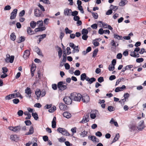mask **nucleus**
<instances>
[{
	"mask_svg": "<svg viewBox=\"0 0 146 146\" xmlns=\"http://www.w3.org/2000/svg\"><path fill=\"white\" fill-rule=\"evenodd\" d=\"M81 96L80 94H77L75 92L71 93L70 94V96L72 101L80 102L81 99Z\"/></svg>",
	"mask_w": 146,
	"mask_h": 146,
	"instance_id": "1",
	"label": "nucleus"
},
{
	"mask_svg": "<svg viewBox=\"0 0 146 146\" xmlns=\"http://www.w3.org/2000/svg\"><path fill=\"white\" fill-rule=\"evenodd\" d=\"M35 94L36 96V99L38 100L40 96L42 97L44 96L46 94V92L44 90L41 91L39 89H37L35 92Z\"/></svg>",
	"mask_w": 146,
	"mask_h": 146,
	"instance_id": "2",
	"label": "nucleus"
},
{
	"mask_svg": "<svg viewBox=\"0 0 146 146\" xmlns=\"http://www.w3.org/2000/svg\"><path fill=\"white\" fill-rule=\"evenodd\" d=\"M63 82L60 81L57 84V87L59 90L61 91H63L67 88L66 85H63Z\"/></svg>",
	"mask_w": 146,
	"mask_h": 146,
	"instance_id": "3",
	"label": "nucleus"
},
{
	"mask_svg": "<svg viewBox=\"0 0 146 146\" xmlns=\"http://www.w3.org/2000/svg\"><path fill=\"white\" fill-rule=\"evenodd\" d=\"M6 58L5 59V62L6 63L10 62L11 63H12L14 61V56L12 55L10 56V55L7 54L6 55Z\"/></svg>",
	"mask_w": 146,
	"mask_h": 146,
	"instance_id": "4",
	"label": "nucleus"
},
{
	"mask_svg": "<svg viewBox=\"0 0 146 146\" xmlns=\"http://www.w3.org/2000/svg\"><path fill=\"white\" fill-rule=\"evenodd\" d=\"M82 100L84 103H87L90 100L89 96L86 94H84L81 96Z\"/></svg>",
	"mask_w": 146,
	"mask_h": 146,
	"instance_id": "5",
	"label": "nucleus"
},
{
	"mask_svg": "<svg viewBox=\"0 0 146 146\" xmlns=\"http://www.w3.org/2000/svg\"><path fill=\"white\" fill-rule=\"evenodd\" d=\"M63 100L65 104L68 105L71 104L72 101L70 96L69 97L66 96L65 97Z\"/></svg>",
	"mask_w": 146,
	"mask_h": 146,
	"instance_id": "6",
	"label": "nucleus"
},
{
	"mask_svg": "<svg viewBox=\"0 0 146 146\" xmlns=\"http://www.w3.org/2000/svg\"><path fill=\"white\" fill-rule=\"evenodd\" d=\"M89 113H88L86 114H84L82 120L80 122V123H84L89 121Z\"/></svg>",
	"mask_w": 146,
	"mask_h": 146,
	"instance_id": "7",
	"label": "nucleus"
},
{
	"mask_svg": "<svg viewBox=\"0 0 146 146\" xmlns=\"http://www.w3.org/2000/svg\"><path fill=\"white\" fill-rule=\"evenodd\" d=\"M18 10L16 9H13V11L11 14V16L10 19H15L17 16Z\"/></svg>",
	"mask_w": 146,
	"mask_h": 146,
	"instance_id": "8",
	"label": "nucleus"
},
{
	"mask_svg": "<svg viewBox=\"0 0 146 146\" xmlns=\"http://www.w3.org/2000/svg\"><path fill=\"white\" fill-rule=\"evenodd\" d=\"M137 128L139 130H142L144 127V121L142 120L139 122L138 124Z\"/></svg>",
	"mask_w": 146,
	"mask_h": 146,
	"instance_id": "9",
	"label": "nucleus"
},
{
	"mask_svg": "<svg viewBox=\"0 0 146 146\" xmlns=\"http://www.w3.org/2000/svg\"><path fill=\"white\" fill-rule=\"evenodd\" d=\"M72 12V11L71 9L66 8L64 10V14L66 16H70L71 15Z\"/></svg>",
	"mask_w": 146,
	"mask_h": 146,
	"instance_id": "10",
	"label": "nucleus"
},
{
	"mask_svg": "<svg viewBox=\"0 0 146 146\" xmlns=\"http://www.w3.org/2000/svg\"><path fill=\"white\" fill-rule=\"evenodd\" d=\"M126 86L124 85H123L121 87H117L115 88V91L116 92L123 91L124 89L126 88Z\"/></svg>",
	"mask_w": 146,
	"mask_h": 146,
	"instance_id": "11",
	"label": "nucleus"
},
{
	"mask_svg": "<svg viewBox=\"0 0 146 146\" xmlns=\"http://www.w3.org/2000/svg\"><path fill=\"white\" fill-rule=\"evenodd\" d=\"M10 139L12 141H17L19 139V137L17 135H12L10 136Z\"/></svg>",
	"mask_w": 146,
	"mask_h": 146,
	"instance_id": "12",
	"label": "nucleus"
},
{
	"mask_svg": "<svg viewBox=\"0 0 146 146\" xmlns=\"http://www.w3.org/2000/svg\"><path fill=\"white\" fill-rule=\"evenodd\" d=\"M30 51L29 50H25L24 52V54L23 55V58L25 59H27L30 55Z\"/></svg>",
	"mask_w": 146,
	"mask_h": 146,
	"instance_id": "13",
	"label": "nucleus"
},
{
	"mask_svg": "<svg viewBox=\"0 0 146 146\" xmlns=\"http://www.w3.org/2000/svg\"><path fill=\"white\" fill-rule=\"evenodd\" d=\"M46 34H43L42 35H39L36 36V37H38L40 36V37L39 38L38 42L37 41V42L38 44H39L41 41L42 39L46 37Z\"/></svg>",
	"mask_w": 146,
	"mask_h": 146,
	"instance_id": "14",
	"label": "nucleus"
},
{
	"mask_svg": "<svg viewBox=\"0 0 146 146\" xmlns=\"http://www.w3.org/2000/svg\"><path fill=\"white\" fill-rule=\"evenodd\" d=\"M59 108L60 110L65 111L67 109V106L64 104L61 103L59 104Z\"/></svg>",
	"mask_w": 146,
	"mask_h": 146,
	"instance_id": "15",
	"label": "nucleus"
},
{
	"mask_svg": "<svg viewBox=\"0 0 146 146\" xmlns=\"http://www.w3.org/2000/svg\"><path fill=\"white\" fill-rule=\"evenodd\" d=\"M35 15L36 17H40L42 13L41 11L38 9H36L34 11Z\"/></svg>",
	"mask_w": 146,
	"mask_h": 146,
	"instance_id": "16",
	"label": "nucleus"
},
{
	"mask_svg": "<svg viewBox=\"0 0 146 146\" xmlns=\"http://www.w3.org/2000/svg\"><path fill=\"white\" fill-rule=\"evenodd\" d=\"M25 93L27 94L29 98H31V94L32 93L30 88L27 87L25 90Z\"/></svg>",
	"mask_w": 146,
	"mask_h": 146,
	"instance_id": "17",
	"label": "nucleus"
},
{
	"mask_svg": "<svg viewBox=\"0 0 146 146\" xmlns=\"http://www.w3.org/2000/svg\"><path fill=\"white\" fill-rule=\"evenodd\" d=\"M46 27H38L36 28L35 29V32H38L39 31H42L46 29Z\"/></svg>",
	"mask_w": 146,
	"mask_h": 146,
	"instance_id": "18",
	"label": "nucleus"
},
{
	"mask_svg": "<svg viewBox=\"0 0 146 146\" xmlns=\"http://www.w3.org/2000/svg\"><path fill=\"white\" fill-rule=\"evenodd\" d=\"M34 132V128L33 126H31L30 128L29 131L25 133V135H29L32 134Z\"/></svg>",
	"mask_w": 146,
	"mask_h": 146,
	"instance_id": "19",
	"label": "nucleus"
},
{
	"mask_svg": "<svg viewBox=\"0 0 146 146\" xmlns=\"http://www.w3.org/2000/svg\"><path fill=\"white\" fill-rule=\"evenodd\" d=\"M27 31L28 34L30 35H32L35 34L33 31H32L30 27H28L27 29Z\"/></svg>",
	"mask_w": 146,
	"mask_h": 146,
	"instance_id": "20",
	"label": "nucleus"
},
{
	"mask_svg": "<svg viewBox=\"0 0 146 146\" xmlns=\"http://www.w3.org/2000/svg\"><path fill=\"white\" fill-rule=\"evenodd\" d=\"M63 115L64 117L67 118H69L70 117L71 115L69 112H65L63 113Z\"/></svg>",
	"mask_w": 146,
	"mask_h": 146,
	"instance_id": "21",
	"label": "nucleus"
},
{
	"mask_svg": "<svg viewBox=\"0 0 146 146\" xmlns=\"http://www.w3.org/2000/svg\"><path fill=\"white\" fill-rule=\"evenodd\" d=\"M57 47L58 48L59 50V51L58 52V57L59 58H60L62 57V50L61 48L58 46H57Z\"/></svg>",
	"mask_w": 146,
	"mask_h": 146,
	"instance_id": "22",
	"label": "nucleus"
},
{
	"mask_svg": "<svg viewBox=\"0 0 146 146\" xmlns=\"http://www.w3.org/2000/svg\"><path fill=\"white\" fill-rule=\"evenodd\" d=\"M21 126L20 125L14 127V131L16 132H18L21 130Z\"/></svg>",
	"mask_w": 146,
	"mask_h": 146,
	"instance_id": "23",
	"label": "nucleus"
},
{
	"mask_svg": "<svg viewBox=\"0 0 146 146\" xmlns=\"http://www.w3.org/2000/svg\"><path fill=\"white\" fill-rule=\"evenodd\" d=\"M114 38H115L117 39L118 40H122L123 37L122 36L119 35L117 34H114L113 35Z\"/></svg>",
	"mask_w": 146,
	"mask_h": 146,
	"instance_id": "24",
	"label": "nucleus"
},
{
	"mask_svg": "<svg viewBox=\"0 0 146 146\" xmlns=\"http://www.w3.org/2000/svg\"><path fill=\"white\" fill-rule=\"evenodd\" d=\"M119 137V133L116 134V136H115V137L113 139L112 142L111 143V144H112L113 143H114V142H115V141H117V140H118Z\"/></svg>",
	"mask_w": 146,
	"mask_h": 146,
	"instance_id": "25",
	"label": "nucleus"
},
{
	"mask_svg": "<svg viewBox=\"0 0 146 146\" xmlns=\"http://www.w3.org/2000/svg\"><path fill=\"white\" fill-rule=\"evenodd\" d=\"M118 6H114L112 5H111L110 6V8L111 9L112 11L113 10L115 11L118 9Z\"/></svg>",
	"mask_w": 146,
	"mask_h": 146,
	"instance_id": "26",
	"label": "nucleus"
},
{
	"mask_svg": "<svg viewBox=\"0 0 146 146\" xmlns=\"http://www.w3.org/2000/svg\"><path fill=\"white\" fill-rule=\"evenodd\" d=\"M10 38L11 40L14 41L16 39V36L14 33H12L10 35Z\"/></svg>",
	"mask_w": 146,
	"mask_h": 146,
	"instance_id": "27",
	"label": "nucleus"
},
{
	"mask_svg": "<svg viewBox=\"0 0 146 146\" xmlns=\"http://www.w3.org/2000/svg\"><path fill=\"white\" fill-rule=\"evenodd\" d=\"M30 25L32 28H34L36 25V23L35 21H32L30 23Z\"/></svg>",
	"mask_w": 146,
	"mask_h": 146,
	"instance_id": "28",
	"label": "nucleus"
},
{
	"mask_svg": "<svg viewBox=\"0 0 146 146\" xmlns=\"http://www.w3.org/2000/svg\"><path fill=\"white\" fill-rule=\"evenodd\" d=\"M127 1H125L123 0H121L119 3V5L120 6H123L127 3Z\"/></svg>",
	"mask_w": 146,
	"mask_h": 146,
	"instance_id": "29",
	"label": "nucleus"
},
{
	"mask_svg": "<svg viewBox=\"0 0 146 146\" xmlns=\"http://www.w3.org/2000/svg\"><path fill=\"white\" fill-rule=\"evenodd\" d=\"M32 115L35 120H37L38 119V117L37 113L36 112H35V113H33Z\"/></svg>",
	"mask_w": 146,
	"mask_h": 146,
	"instance_id": "30",
	"label": "nucleus"
},
{
	"mask_svg": "<svg viewBox=\"0 0 146 146\" xmlns=\"http://www.w3.org/2000/svg\"><path fill=\"white\" fill-rule=\"evenodd\" d=\"M65 31L66 34H71L73 32L72 31L69 30L67 27L65 28Z\"/></svg>",
	"mask_w": 146,
	"mask_h": 146,
	"instance_id": "31",
	"label": "nucleus"
},
{
	"mask_svg": "<svg viewBox=\"0 0 146 146\" xmlns=\"http://www.w3.org/2000/svg\"><path fill=\"white\" fill-rule=\"evenodd\" d=\"M86 74L84 73H83L80 76V80L83 81H84L85 79Z\"/></svg>",
	"mask_w": 146,
	"mask_h": 146,
	"instance_id": "32",
	"label": "nucleus"
},
{
	"mask_svg": "<svg viewBox=\"0 0 146 146\" xmlns=\"http://www.w3.org/2000/svg\"><path fill=\"white\" fill-rule=\"evenodd\" d=\"M98 49H95L93 52L92 57L95 58L97 55L98 52Z\"/></svg>",
	"mask_w": 146,
	"mask_h": 146,
	"instance_id": "33",
	"label": "nucleus"
},
{
	"mask_svg": "<svg viewBox=\"0 0 146 146\" xmlns=\"http://www.w3.org/2000/svg\"><path fill=\"white\" fill-rule=\"evenodd\" d=\"M62 134L66 136H69L70 134L67 132V131L65 129H64L63 131L62 132Z\"/></svg>",
	"mask_w": 146,
	"mask_h": 146,
	"instance_id": "34",
	"label": "nucleus"
},
{
	"mask_svg": "<svg viewBox=\"0 0 146 146\" xmlns=\"http://www.w3.org/2000/svg\"><path fill=\"white\" fill-rule=\"evenodd\" d=\"M56 110V107L55 106H53L52 108L49 109L48 111L50 113H53Z\"/></svg>",
	"mask_w": 146,
	"mask_h": 146,
	"instance_id": "35",
	"label": "nucleus"
},
{
	"mask_svg": "<svg viewBox=\"0 0 146 146\" xmlns=\"http://www.w3.org/2000/svg\"><path fill=\"white\" fill-rule=\"evenodd\" d=\"M90 79L89 80L88 82L90 84H92L94 82H95L96 80V79L94 77L91 78H90Z\"/></svg>",
	"mask_w": 146,
	"mask_h": 146,
	"instance_id": "36",
	"label": "nucleus"
},
{
	"mask_svg": "<svg viewBox=\"0 0 146 146\" xmlns=\"http://www.w3.org/2000/svg\"><path fill=\"white\" fill-rule=\"evenodd\" d=\"M88 33V30L86 29H83L82 31V35H87Z\"/></svg>",
	"mask_w": 146,
	"mask_h": 146,
	"instance_id": "37",
	"label": "nucleus"
},
{
	"mask_svg": "<svg viewBox=\"0 0 146 146\" xmlns=\"http://www.w3.org/2000/svg\"><path fill=\"white\" fill-rule=\"evenodd\" d=\"M108 109V110L110 112L114 111L115 110L114 108L112 106H109Z\"/></svg>",
	"mask_w": 146,
	"mask_h": 146,
	"instance_id": "38",
	"label": "nucleus"
},
{
	"mask_svg": "<svg viewBox=\"0 0 146 146\" xmlns=\"http://www.w3.org/2000/svg\"><path fill=\"white\" fill-rule=\"evenodd\" d=\"M3 70L2 72L4 74H5L8 71V69L6 67H4L2 68Z\"/></svg>",
	"mask_w": 146,
	"mask_h": 146,
	"instance_id": "39",
	"label": "nucleus"
},
{
	"mask_svg": "<svg viewBox=\"0 0 146 146\" xmlns=\"http://www.w3.org/2000/svg\"><path fill=\"white\" fill-rule=\"evenodd\" d=\"M20 40L19 41L17 42L18 43L21 42H24L25 40V37L24 36H21L20 37Z\"/></svg>",
	"mask_w": 146,
	"mask_h": 146,
	"instance_id": "40",
	"label": "nucleus"
},
{
	"mask_svg": "<svg viewBox=\"0 0 146 146\" xmlns=\"http://www.w3.org/2000/svg\"><path fill=\"white\" fill-rule=\"evenodd\" d=\"M93 17L95 19H97L98 18V16L97 13H94V12H92Z\"/></svg>",
	"mask_w": 146,
	"mask_h": 146,
	"instance_id": "41",
	"label": "nucleus"
},
{
	"mask_svg": "<svg viewBox=\"0 0 146 146\" xmlns=\"http://www.w3.org/2000/svg\"><path fill=\"white\" fill-rule=\"evenodd\" d=\"M25 123L26 125L29 126L32 124L31 121L29 120H27L25 121Z\"/></svg>",
	"mask_w": 146,
	"mask_h": 146,
	"instance_id": "42",
	"label": "nucleus"
},
{
	"mask_svg": "<svg viewBox=\"0 0 146 146\" xmlns=\"http://www.w3.org/2000/svg\"><path fill=\"white\" fill-rule=\"evenodd\" d=\"M37 25H38V27H40L42 26L43 25V22L42 21H38L37 22Z\"/></svg>",
	"mask_w": 146,
	"mask_h": 146,
	"instance_id": "43",
	"label": "nucleus"
},
{
	"mask_svg": "<svg viewBox=\"0 0 146 146\" xmlns=\"http://www.w3.org/2000/svg\"><path fill=\"white\" fill-rule=\"evenodd\" d=\"M34 67H36V66L35 65H34L33 64L31 68V72H34L35 71V68Z\"/></svg>",
	"mask_w": 146,
	"mask_h": 146,
	"instance_id": "44",
	"label": "nucleus"
},
{
	"mask_svg": "<svg viewBox=\"0 0 146 146\" xmlns=\"http://www.w3.org/2000/svg\"><path fill=\"white\" fill-rule=\"evenodd\" d=\"M72 14L71 15L73 16H77V15L78 14V12L76 11H75L73 12L72 11L71 13Z\"/></svg>",
	"mask_w": 146,
	"mask_h": 146,
	"instance_id": "45",
	"label": "nucleus"
},
{
	"mask_svg": "<svg viewBox=\"0 0 146 146\" xmlns=\"http://www.w3.org/2000/svg\"><path fill=\"white\" fill-rule=\"evenodd\" d=\"M87 133V131H86L85 130H84V131L81 132L80 135L81 136H82L83 137H84L86 135Z\"/></svg>",
	"mask_w": 146,
	"mask_h": 146,
	"instance_id": "46",
	"label": "nucleus"
},
{
	"mask_svg": "<svg viewBox=\"0 0 146 146\" xmlns=\"http://www.w3.org/2000/svg\"><path fill=\"white\" fill-rule=\"evenodd\" d=\"M144 61L143 58H137L136 59V62L138 63H140Z\"/></svg>",
	"mask_w": 146,
	"mask_h": 146,
	"instance_id": "47",
	"label": "nucleus"
},
{
	"mask_svg": "<svg viewBox=\"0 0 146 146\" xmlns=\"http://www.w3.org/2000/svg\"><path fill=\"white\" fill-rule=\"evenodd\" d=\"M25 11L24 10H23L21 11L19 13V16L21 17L23 16L25 14Z\"/></svg>",
	"mask_w": 146,
	"mask_h": 146,
	"instance_id": "48",
	"label": "nucleus"
},
{
	"mask_svg": "<svg viewBox=\"0 0 146 146\" xmlns=\"http://www.w3.org/2000/svg\"><path fill=\"white\" fill-rule=\"evenodd\" d=\"M13 102L14 104H17L20 101L19 99L15 98L13 100Z\"/></svg>",
	"mask_w": 146,
	"mask_h": 146,
	"instance_id": "49",
	"label": "nucleus"
},
{
	"mask_svg": "<svg viewBox=\"0 0 146 146\" xmlns=\"http://www.w3.org/2000/svg\"><path fill=\"white\" fill-rule=\"evenodd\" d=\"M130 129H131V131L132 130L133 131H134L136 129V126L134 125H132L130 126Z\"/></svg>",
	"mask_w": 146,
	"mask_h": 146,
	"instance_id": "50",
	"label": "nucleus"
},
{
	"mask_svg": "<svg viewBox=\"0 0 146 146\" xmlns=\"http://www.w3.org/2000/svg\"><path fill=\"white\" fill-rule=\"evenodd\" d=\"M98 80L99 82L101 83L104 81V78L103 77H100L98 78Z\"/></svg>",
	"mask_w": 146,
	"mask_h": 146,
	"instance_id": "51",
	"label": "nucleus"
},
{
	"mask_svg": "<svg viewBox=\"0 0 146 146\" xmlns=\"http://www.w3.org/2000/svg\"><path fill=\"white\" fill-rule=\"evenodd\" d=\"M64 128H61V127H59L57 129V131L59 133H62V132L63 131V130H64Z\"/></svg>",
	"mask_w": 146,
	"mask_h": 146,
	"instance_id": "52",
	"label": "nucleus"
},
{
	"mask_svg": "<svg viewBox=\"0 0 146 146\" xmlns=\"http://www.w3.org/2000/svg\"><path fill=\"white\" fill-rule=\"evenodd\" d=\"M52 88L54 90H56L57 85L55 84H52Z\"/></svg>",
	"mask_w": 146,
	"mask_h": 146,
	"instance_id": "53",
	"label": "nucleus"
},
{
	"mask_svg": "<svg viewBox=\"0 0 146 146\" xmlns=\"http://www.w3.org/2000/svg\"><path fill=\"white\" fill-rule=\"evenodd\" d=\"M80 71L79 70H76L74 72V74L76 76H79L80 75Z\"/></svg>",
	"mask_w": 146,
	"mask_h": 146,
	"instance_id": "54",
	"label": "nucleus"
},
{
	"mask_svg": "<svg viewBox=\"0 0 146 146\" xmlns=\"http://www.w3.org/2000/svg\"><path fill=\"white\" fill-rule=\"evenodd\" d=\"M23 110H19L17 112V114L19 116H21L23 115Z\"/></svg>",
	"mask_w": 146,
	"mask_h": 146,
	"instance_id": "55",
	"label": "nucleus"
},
{
	"mask_svg": "<svg viewBox=\"0 0 146 146\" xmlns=\"http://www.w3.org/2000/svg\"><path fill=\"white\" fill-rule=\"evenodd\" d=\"M123 80V78H119L118 79L116 82L115 86H116L118 85L119 83L120 82L121 80Z\"/></svg>",
	"mask_w": 146,
	"mask_h": 146,
	"instance_id": "56",
	"label": "nucleus"
},
{
	"mask_svg": "<svg viewBox=\"0 0 146 146\" xmlns=\"http://www.w3.org/2000/svg\"><path fill=\"white\" fill-rule=\"evenodd\" d=\"M91 27L93 29H97L98 27V25L96 23L94 24L91 25Z\"/></svg>",
	"mask_w": 146,
	"mask_h": 146,
	"instance_id": "57",
	"label": "nucleus"
},
{
	"mask_svg": "<svg viewBox=\"0 0 146 146\" xmlns=\"http://www.w3.org/2000/svg\"><path fill=\"white\" fill-rule=\"evenodd\" d=\"M113 13L112 10L110 9H109L108 11L106 12V14L107 15H109Z\"/></svg>",
	"mask_w": 146,
	"mask_h": 146,
	"instance_id": "58",
	"label": "nucleus"
},
{
	"mask_svg": "<svg viewBox=\"0 0 146 146\" xmlns=\"http://www.w3.org/2000/svg\"><path fill=\"white\" fill-rule=\"evenodd\" d=\"M11 8V7L9 5H7L5 6L4 8V10H10Z\"/></svg>",
	"mask_w": 146,
	"mask_h": 146,
	"instance_id": "59",
	"label": "nucleus"
},
{
	"mask_svg": "<svg viewBox=\"0 0 146 146\" xmlns=\"http://www.w3.org/2000/svg\"><path fill=\"white\" fill-rule=\"evenodd\" d=\"M43 139L44 141H47L48 140V137L47 135H45L43 137Z\"/></svg>",
	"mask_w": 146,
	"mask_h": 146,
	"instance_id": "60",
	"label": "nucleus"
},
{
	"mask_svg": "<svg viewBox=\"0 0 146 146\" xmlns=\"http://www.w3.org/2000/svg\"><path fill=\"white\" fill-rule=\"evenodd\" d=\"M65 68L66 70H68L70 68V66L68 63H66L64 64Z\"/></svg>",
	"mask_w": 146,
	"mask_h": 146,
	"instance_id": "61",
	"label": "nucleus"
},
{
	"mask_svg": "<svg viewBox=\"0 0 146 146\" xmlns=\"http://www.w3.org/2000/svg\"><path fill=\"white\" fill-rule=\"evenodd\" d=\"M95 135L97 136L100 137L102 136V134L100 131H98L96 133Z\"/></svg>",
	"mask_w": 146,
	"mask_h": 146,
	"instance_id": "62",
	"label": "nucleus"
},
{
	"mask_svg": "<svg viewBox=\"0 0 146 146\" xmlns=\"http://www.w3.org/2000/svg\"><path fill=\"white\" fill-rule=\"evenodd\" d=\"M104 31L102 28L100 29L98 31V33L100 35H102L104 33Z\"/></svg>",
	"mask_w": 146,
	"mask_h": 146,
	"instance_id": "63",
	"label": "nucleus"
},
{
	"mask_svg": "<svg viewBox=\"0 0 146 146\" xmlns=\"http://www.w3.org/2000/svg\"><path fill=\"white\" fill-rule=\"evenodd\" d=\"M73 19L75 21H77L80 19V17L79 16H76L74 17Z\"/></svg>",
	"mask_w": 146,
	"mask_h": 146,
	"instance_id": "64",
	"label": "nucleus"
}]
</instances>
